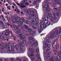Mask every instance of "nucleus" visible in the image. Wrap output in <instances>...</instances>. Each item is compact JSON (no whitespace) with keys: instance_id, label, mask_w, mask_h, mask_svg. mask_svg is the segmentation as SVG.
<instances>
[{"instance_id":"obj_5","label":"nucleus","mask_w":61,"mask_h":61,"mask_svg":"<svg viewBox=\"0 0 61 61\" xmlns=\"http://www.w3.org/2000/svg\"><path fill=\"white\" fill-rule=\"evenodd\" d=\"M9 34V30L8 29L5 30L2 32L3 36H8Z\"/></svg>"},{"instance_id":"obj_42","label":"nucleus","mask_w":61,"mask_h":61,"mask_svg":"<svg viewBox=\"0 0 61 61\" xmlns=\"http://www.w3.org/2000/svg\"><path fill=\"white\" fill-rule=\"evenodd\" d=\"M50 20L52 22H54V21L52 19H50Z\"/></svg>"},{"instance_id":"obj_10","label":"nucleus","mask_w":61,"mask_h":61,"mask_svg":"<svg viewBox=\"0 0 61 61\" xmlns=\"http://www.w3.org/2000/svg\"><path fill=\"white\" fill-rule=\"evenodd\" d=\"M56 36V33L55 32H53V34H51V35L50 38H52V39H54V36Z\"/></svg>"},{"instance_id":"obj_14","label":"nucleus","mask_w":61,"mask_h":61,"mask_svg":"<svg viewBox=\"0 0 61 61\" xmlns=\"http://www.w3.org/2000/svg\"><path fill=\"white\" fill-rule=\"evenodd\" d=\"M8 49L9 51L10 52H11V51L12 50V46H9Z\"/></svg>"},{"instance_id":"obj_45","label":"nucleus","mask_w":61,"mask_h":61,"mask_svg":"<svg viewBox=\"0 0 61 61\" xmlns=\"http://www.w3.org/2000/svg\"><path fill=\"white\" fill-rule=\"evenodd\" d=\"M53 19L54 20H56L57 19V18H56V17H53Z\"/></svg>"},{"instance_id":"obj_12","label":"nucleus","mask_w":61,"mask_h":61,"mask_svg":"<svg viewBox=\"0 0 61 61\" xmlns=\"http://www.w3.org/2000/svg\"><path fill=\"white\" fill-rule=\"evenodd\" d=\"M37 45V43L36 42H35L34 44H32L31 45V46H33L32 47L33 48H35V47L34 46H36Z\"/></svg>"},{"instance_id":"obj_23","label":"nucleus","mask_w":61,"mask_h":61,"mask_svg":"<svg viewBox=\"0 0 61 61\" xmlns=\"http://www.w3.org/2000/svg\"><path fill=\"white\" fill-rule=\"evenodd\" d=\"M46 53H47V55H50V54H51V52H47V51H46L45 52V53H44V55H45V54H46Z\"/></svg>"},{"instance_id":"obj_51","label":"nucleus","mask_w":61,"mask_h":61,"mask_svg":"<svg viewBox=\"0 0 61 61\" xmlns=\"http://www.w3.org/2000/svg\"><path fill=\"white\" fill-rule=\"evenodd\" d=\"M47 25H49L50 24V23L49 22H47Z\"/></svg>"},{"instance_id":"obj_44","label":"nucleus","mask_w":61,"mask_h":61,"mask_svg":"<svg viewBox=\"0 0 61 61\" xmlns=\"http://www.w3.org/2000/svg\"><path fill=\"white\" fill-rule=\"evenodd\" d=\"M56 5H60V2H57L56 3Z\"/></svg>"},{"instance_id":"obj_35","label":"nucleus","mask_w":61,"mask_h":61,"mask_svg":"<svg viewBox=\"0 0 61 61\" xmlns=\"http://www.w3.org/2000/svg\"><path fill=\"white\" fill-rule=\"evenodd\" d=\"M40 23L41 25H43L44 24V22L43 21H41Z\"/></svg>"},{"instance_id":"obj_37","label":"nucleus","mask_w":61,"mask_h":61,"mask_svg":"<svg viewBox=\"0 0 61 61\" xmlns=\"http://www.w3.org/2000/svg\"><path fill=\"white\" fill-rule=\"evenodd\" d=\"M50 49H51V48H50V47L48 48L46 50V51H49V50H50Z\"/></svg>"},{"instance_id":"obj_57","label":"nucleus","mask_w":61,"mask_h":61,"mask_svg":"<svg viewBox=\"0 0 61 61\" xmlns=\"http://www.w3.org/2000/svg\"><path fill=\"white\" fill-rule=\"evenodd\" d=\"M14 58H11L10 59V60L11 61H13V60H14Z\"/></svg>"},{"instance_id":"obj_59","label":"nucleus","mask_w":61,"mask_h":61,"mask_svg":"<svg viewBox=\"0 0 61 61\" xmlns=\"http://www.w3.org/2000/svg\"><path fill=\"white\" fill-rule=\"evenodd\" d=\"M54 9H55V10H57L59 11L58 9H57L56 8H54Z\"/></svg>"},{"instance_id":"obj_3","label":"nucleus","mask_w":61,"mask_h":61,"mask_svg":"<svg viewBox=\"0 0 61 61\" xmlns=\"http://www.w3.org/2000/svg\"><path fill=\"white\" fill-rule=\"evenodd\" d=\"M51 55H49V56L46 57L47 61H48L50 60L51 61H57L56 59H55L53 57H51L50 58H49L50 57Z\"/></svg>"},{"instance_id":"obj_47","label":"nucleus","mask_w":61,"mask_h":61,"mask_svg":"<svg viewBox=\"0 0 61 61\" xmlns=\"http://www.w3.org/2000/svg\"><path fill=\"white\" fill-rule=\"evenodd\" d=\"M4 28V29H5L7 28V26L6 25H5L3 27Z\"/></svg>"},{"instance_id":"obj_64","label":"nucleus","mask_w":61,"mask_h":61,"mask_svg":"<svg viewBox=\"0 0 61 61\" xmlns=\"http://www.w3.org/2000/svg\"><path fill=\"white\" fill-rule=\"evenodd\" d=\"M28 43L29 44H32V42H31L30 41H29V42Z\"/></svg>"},{"instance_id":"obj_28","label":"nucleus","mask_w":61,"mask_h":61,"mask_svg":"<svg viewBox=\"0 0 61 61\" xmlns=\"http://www.w3.org/2000/svg\"><path fill=\"white\" fill-rule=\"evenodd\" d=\"M45 3L46 5H48L49 4V3L48 2V0H46L45 2Z\"/></svg>"},{"instance_id":"obj_16","label":"nucleus","mask_w":61,"mask_h":61,"mask_svg":"<svg viewBox=\"0 0 61 61\" xmlns=\"http://www.w3.org/2000/svg\"><path fill=\"white\" fill-rule=\"evenodd\" d=\"M42 20L44 21H46L47 22V20H48V17H46L45 18H42Z\"/></svg>"},{"instance_id":"obj_54","label":"nucleus","mask_w":61,"mask_h":61,"mask_svg":"<svg viewBox=\"0 0 61 61\" xmlns=\"http://www.w3.org/2000/svg\"><path fill=\"white\" fill-rule=\"evenodd\" d=\"M1 50L3 51L4 50V47L2 46L1 48Z\"/></svg>"},{"instance_id":"obj_39","label":"nucleus","mask_w":61,"mask_h":61,"mask_svg":"<svg viewBox=\"0 0 61 61\" xmlns=\"http://www.w3.org/2000/svg\"><path fill=\"white\" fill-rule=\"evenodd\" d=\"M43 27L44 28H46V27H47V26H46V24H44L43 25Z\"/></svg>"},{"instance_id":"obj_13","label":"nucleus","mask_w":61,"mask_h":61,"mask_svg":"<svg viewBox=\"0 0 61 61\" xmlns=\"http://www.w3.org/2000/svg\"><path fill=\"white\" fill-rule=\"evenodd\" d=\"M39 27H40L41 29H43L44 27L43 25H41V24H40L38 25Z\"/></svg>"},{"instance_id":"obj_26","label":"nucleus","mask_w":61,"mask_h":61,"mask_svg":"<svg viewBox=\"0 0 61 61\" xmlns=\"http://www.w3.org/2000/svg\"><path fill=\"white\" fill-rule=\"evenodd\" d=\"M32 28L33 29H37V27H36V25H32Z\"/></svg>"},{"instance_id":"obj_24","label":"nucleus","mask_w":61,"mask_h":61,"mask_svg":"<svg viewBox=\"0 0 61 61\" xmlns=\"http://www.w3.org/2000/svg\"><path fill=\"white\" fill-rule=\"evenodd\" d=\"M0 25L1 26H4V24L3 23V21H0Z\"/></svg>"},{"instance_id":"obj_58","label":"nucleus","mask_w":61,"mask_h":61,"mask_svg":"<svg viewBox=\"0 0 61 61\" xmlns=\"http://www.w3.org/2000/svg\"><path fill=\"white\" fill-rule=\"evenodd\" d=\"M55 42H53V43H52V44H53V45L52 46H55Z\"/></svg>"},{"instance_id":"obj_4","label":"nucleus","mask_w":61,"mask_h":61,"mask_svg":"<svg viewBox=\"0 0 61 61\" xmlns=\"http://www.w3.org/2000/svg\"><path fill=\"white\" fill-rule=\"evenodd\" d=\"M50 38V37H47L46 38V39L48 40V41H45L44 42V44L45 45V46H46V47H50V45H49V41H50V40H49V39Z\"/></svg>"},{"instance_id":"obj_2","label":"nucleus","mask_w":61,"mask_h":61,"mask_svg":"<svg viewBox=\"0 0 61 61\" xmlns=\"http://www.w3.org/2000/svg\"><path fill=\"white\" fill-rule=\"evenodd\" d=\"M21 4H20L18 3H17V4L18 5H19L20 7L21 8H24L26 7L25 6H23L24 5H29V3L27 2V0H24L22 1L21 2Z\"/></svg>"},{"instance_id":"obj_38","label":"nucleus","mask_w":61,"mask_h":61,"mask_svg":"<svg viewBox=\"0 0 61 61\" xmlns=\"http://www.w3.org/2000/svg\"><path fill=\"white\" fill-rule=\"evenodd\" d=\"M16 60L17 61H22V60L20 59V60L19 59L17 58L16 59Z\"/></svg>"},{"instance_id":"obj_36","label":"nucleus","mask_w":61,"mask_h":61,"mask_svg":"<svg viewBox=\"0 0 61 61\" xmlns=\"http://www.w3.org/2000/svg\"><path fill=\"white\" fill-rule=\"evenodd\" d=\"M0 37L1 38H4V37H3V36L2 35V34H0Z\"/></svg>"},{"instance_id":"obj_49","label":"nucleus","mask_w":61,"mask_h":61,"mask_svg":"<svg viewBox=\"0 0 61 61\" xmlns=\"http://www.w3.org/2000/svg\"><path fill=\"white\" fill-rule=\"evenodd\" d=\"M30 12V14H31H31H34V13H35V12H34V11H31Z\"/></svg>"},{"instance_id":"obj_15","label":"nucleus","mask_w":61,"mask_h":61,"mask_svg":"<svg viewBox=\"0 0 61 61\" xmlns=\"http://www.w3.org/2000/svg\"><path fill=\"white\" fill-rule=\"evenodd\" d=\"M24 20L23 22H23H25L26 24H28L29 23V21L27 20H25L24 19Z\"/></svg>"},{"instance_id":"obj_9","label":"nucleus","mask_w":61,"mask_h":61,"mask_svg":"<svg viewBox=\"0 0 61 61\" xmlns=\"http://www.w3.org/2000/svg\"><path fill=\"white\" fill-rule=\"evenodd\" d=\"M29 56H31V58L32 60H34L36 57L35 56H34V54L33 53L30 54Z\"/></svg>"},{"instance_id":"obj_52","label":"nucleus","mask_w":61,"mask_h":61,"mask_svg":"<svg viewBox=\"0 0 61 61\" xmlns=\"http://www.w3.org/2000/svg\"><path fill=\"white\" fill-rule=\"evenodd\" d=\"M46 15L47 16H49V14L48 13H46Z\"/></svg>"},{"instance_id":"obj_40","label":"nucleus","mask_w":61,"mask_h":61,"mask_svg":"<svg viewBox=\"0 0 61 61\" xmlns=\"http://www.w3.org/2000/svg\"><path fill=\"white\" fill-rule=\"evenodd\" d=\"M45 10L46 11H49L50 10V9L49 8H46Z\"/></svg>"},{"instance_id":"obj_17","label":"nucleus","mask_w":61,"mask_h":61,"mask_svg":"<svg viewBox=\"0 0 61 61\" xmlns=\"http://www.w3.org/2000/svg\"><path fill=\"white\" fill-rule=\"evenodd\" d=\"M25 13H28V14H30V10H27L25 11Z\"/></svg>"},{"instance_id":"obj_63","label":"nucleus","mask_w":61,"mask_h":61,"mask_svg":"<svg viewBox=\"0 0 61 61\" xmlns=\"http://www.w3.org/2000/svg\"><path fill=\"white\" fill-rule=\"evenodd\" d=\"M20 51H21V52H23V49L21 48L20 49Z\"/></svg>"},{"instance_id":"obj_18","label":"nucleus","mask_w":61,"mask_h":61,"mask_svg":"<svg viewBox=\"0 0 61 61\" xmlns=\"http://www.w3.org/2000/svg\"><path fill=\"white\" fill-rule=\"evenodd\" d=\"M14 27L15 29H17L19 28V27L18 25H14Z\"/></svg>"},{"instance_id":"obj_30","label":"nucleus","mask_w":61,"mask_h":61,"mask_svg":"<svg viewBox=\"0 0 61 61\" xmlns=\"http://www.w3.org/2000/svg\"><path fill=\"white\" fill-rule=\"evenodd\" d=\"M12 37H13L14 38V40H15V38H16V37L14 36V35H13L12 34Z\"/></svg>"},{"instance_id":"obj_25","label":"nucleus","mask_w":61,"mask_h":61,"mask_svg":"<svg viewBox=\"0 0 61 61\" xmlns=\"http://www.w3.org/2000/svg\"><path fill=\"white\" fill-rule=\"evenodd\" d=\"M21 32V29H19L18 30V31L17 32V34L18 35V36H19V33H21V32Z\"/></svg>"},{"instance_id":"obj_32","label":"nucleus","mask_w":61,"mask_h":61,"mask_svg":"<svg viewBox=\"0 0 61 61\" xmlns=\"http://www.w3.org/2000/svg\"><path fill=\"white\" fill-rule=\"evenodd\" d=\"M36 53H39V51L38 49H36Z\"/></svg>"},{"instance_id":"obj_62","label":"nucleus","mask_w":61,"mask_h":61,"mask_svg":"<svg viewBox=\"0 0 61 61\" xmlns=\"http://www.w3.org/2000/svg\"><path fill=\"white\" fill-rule=\"evenodd\" d=\"M58 9L59 11H61V7L60 8H59Z\"/></svg>"},{"instance_id":"obj_31","label":"nucleus","mask_w":61,"mask_h":61,"mask_svg":"<svg viewBox=\"0 0 61 61\" xmlns=\"http://www.w3.org/2000/svg\"><path fill=\"white\" fill-rule=\"evenodd\" d=\"M55 31L56 32V33L57 35H58V30H57V29H56L55 30Z\"/></svg>"},{"instance_id":"obj_53","label":"nucleus","mask_w":61,"mask_h":61,"mask_svg":"<svg viewBox=\"0 0 61 61\" xmlns=\"http://www.w3.org/2000/svg\"><path fill=\"white\" fill-rule=\"evenodd\" d=\"M2 11L3 12H5V9L3 8L2 9Z\"/></svg>"},{"instance_id":"obj_22","label":"nucleus","mask_w":61,"mask_h":61,"mask_svg":"<svg viewBox=\"0 0 61 61\" xmlns=\"http://www.w3.org/2000/svg\"><path fill=\"white\" fill-rule=\"evenodd\" d=\"M30 51H31V52L32 53H33L35 52V51H34L33 50H32V48H30L29 49Z\"/></svg>"},{"instance_id":"obj_11","label":"nucleus","mask_w":61,"mask_h":61,"mask_svg":"<svg viewBox=\"0 0 61 61\" xmlns=\"http://www.w3.org/2000/svg\"><path fill=\"white\" fill-rule=\"evenodd\" d=\"M14 47L15 48L16 47V49L17 50H19V46L18 45H17L16 46V43H14L13 45Z\"/></svg>"},{"instance_id":"obj_27","label":"nucleus","mask_w":61,"mask_h":61,"mask_svg":"<svg viewBox=\"0 0 61 61\" xmlns=\"http://www.w3.org/2000/svg\"><path fill=\"white\" fill-rule=\"evenodd\" d=\"M52 14L54 16H56V13L54 12H53L52 13Z\"/></svg>"},{"instance_id":"obj_29","label":"nucleus","mask_w":61,"mask_h":61,"mask_svg":"<svg viewBox=\"0 0 61 61\" xmlns=\"http://www.w3.org/2000/svg\"><path fill=\"white\" fill-rule=\"evenodd\" d=\"M36 2H33V4L32 5V6H34L36 5Z\"/></svg>"},{"instance_id":"obj_61","label":"nucleus","mask_w":61,"mask_h":61,"mask_svg":"<svg viewBox=\"0 0 61 61\" xmlns=\"http://www.w3.org/2000/svg\"><path fill=\"white\" fill-rule=\"evenodd\" d=\"M40 1V0H35V2H39Z\"/></svg>"},{"instance_id":"obj_56","label":"nucleus","mask_w":61,"mask_h":61,"mask_svg":"<svg viewBox=\"0 0 61 61\" xmlns=\"http://www.w3.org/2000/svg\"><path fill=\"white\" fill-rule=\"evenodd\" d=\"M9 44H10V43L9 42L7 43V44L6 45V46H8L9 45Z\"/></svg>"},{"instance_id":"obj_7","label":"nucleus","mask_w":61,"mask_h":61,"mask_svg":"<svg viewBox=\"0 0 61 61\" xmlns=\"http://www.w3.org/2000/svg\"><path fill=\"white\" fill-rule=\"evenodd\" d=\"M19 36H18L19 37H20V38H22V39H25L26 37L25 36H24L25 35H22H22H23V34L21 32H19Z\"/></svg>"},{"instance_id":"obj_33","label":"nucleus","mask_w":61,"mask_h":61,"mask_svg":"<svg viewBox=\"0 0 61 61\" xmlns=\"http://www.w3.org/2000/svg\"><path fill=\"white\" fill-rule=\"evenodd\" d=\"M59 13H60V12H58V11H56V14L57 16H58L59 15Z\"/></svg>"},{"instance_id":"obj_60","label":"nucleus","mask_w":61,"mask_h":61,"mask_svg":"<svg viewBox=\"0 0 61 61\" xmlns=\"http://www.w3.org/2000/svg\"><path fill=\"white\" fill-rule=\"evenodd\" d=\"M38 31H39V33H41V32H42V31H41V30L40 29Z\"/></svg>"},{"instance_id":"obj_8","label":"nucleus","mask_w":61,"mask_h":61,"mask_svg":"<svg viewBox=\"0 0 61 61\" xmlns=\"http://www.w3.org/2000/svg\"><path fill=\"white\" fill-rule=\"evenodd\" d=\"M38 20V19L37 18H35L32 19V20L31 21V23L32 24H35L34 22H37Z\"/></svg>"},{"instance_id":"obj_21","label":"nucleus","mask_w":61,"mask_h":61,"mask_svg":"<svg viewBox=\"0 0 61 61\" xmlns=\"http://www.w3.org/2000/svg\"><path fill=\"white\" fill-rule=\"evenodd\" d=\"M24 28L25 29H28V26L26 25H25L24 26Z\"/></svg>"},{"instance_id":"obj_19","label":"nucleus","mask_w":61,"mask_h":61,"mask_svg":"<svg viewBox=\"0 0 61 61\" xmlns=\"http://www.w3.org/2000/svg\"><path fill=\"white\" fill-rule=\"evenodd\" d=\"M49 7V6L48 5H45L44 6V8H47Z\"/></svg>"},{"instance_id":"obj_55","label":"nucleus","mask_w":61,"mask_h":61,"mask_svg":"<svg viewBox=\"0 0 61 61\" xmlns=\"http://www.w3.org/2000/svg\"><path fill=\"white\" fill-rule=\"evenodd\" d=\"M7 8L9 9V10H10V6H7Z\"/></svg>"},{"instance_id":"obj_41","label":"nucleus","mask_w":61,"mask_h":61,"mask_svg":"<svg viewBox=\"0 0 61 61\" xmlns=\"http://www.w3.org/2000/svg\"><path fill=\"white\" fill-rule=\"evenodd\" d=\"M23 35L25 36H28V34H26V33H24Z\"/></svg>"},{"instance_id":"obj_34","label":"nucleus","mask_w":61,"mask_h":61,"mask_svg":"<svg viewBox=\"0 0 61 61\" xmlns=\"http://www.w3.org/2000/svg\"><path fill=\"white\" fill-rule=\"evenodd\" d=\"M29 38L30 40H33L34 39L33 37H29Z\"/></svg>"},{"instance_id":"obj_50","label":"nucleus","mask_w":61,"mask_h":61,"mask_svg":"<svg viewBox=\"0 0 61 61\" xmlns=\"http://www.w3.org/2000/svg\"><path fill=\"white\" fill-rule=\"evenodd\" d=\"M27 20H31L32 19L31 18H26Z\"/></svg>"},{"instance_id":"obj_1","label":"nucleus","mask_w":61,"mask_h":61,"mask_svg":"<svg viewBox=\"0 0 61 61\" xmlns=\"http://www.w3.org/2000/svg\"><path fill=\"white\" fill-rule=\"evenodd\" d=\"M24 20L23 18H20V17H17L16 19H13L12 20V22L15 23L16 24H19V26H21L22 25H23V22H24Z\"/></svg>"},{"instance_id":"obj_6","label":"nucleus","mask_w":61,"mask_h":61,"mask_svg":"<svg viewBox=\"0 0 61 61\" xmlns=\"http://www.w3.org/2000/svg\"><path fill=\"white\" fill-rule=\"evenodd\" d=\"M20 41L21 42L20 43H19V44L20 46H22V47H24V43H25V41H23L21 39H20Z\"/></svg>"},{"instance_id":"obj_48","label":"nucleus","mask_w":61,"mask_h":61,"mask_svg":"<svg viewBox=\"0 0 61 61\" xmlns=\"http://www.w3.org/2000/svg\"><path fill=\"white\" fill-rule=\"evenodd\" d=\"M17 13L18 15H20V11L18 10H17Z\"/></svg>"},{"instance_id":"obj_43","label":"nucleus","mask_w":61,"mask_h":61,"mask_svg":"<svg viewBox=\"0 0 61 61\" xmlns=\"http://www.w3.org/2000/svg\"><path fill=\"white\" fill-rule=\"evenodd\" d=\"M49 17H53L52 14L51 13H50V15Z\"/></svg>"},{"instance_id":"obj_46","label":"nucleus","mask_w":61,"mask_h":61,"mask_svg":"<svg viewBox=\"0 0 61 61\" xmlns=\"http://www.w3.org/2000/svg\"><path fill=\"white\" fill-rule=\"evenodd\" d=\"M36 56L37 58H38V57H39V56H40V55L39 54H36Z\"/></svg>"},{"instance_id":"obj_20","label":"nucleus","mask_w":61,"mask_h":61,"mask_svg":"<svg viewBox=\"0 0 61 61\" xmlns=\"http://www.w3.org/2000/svg\"><path fill=\"white\" fill-rule=\"evenodd\" d=\"M27 30L29 32H31L32 31V30L30 28H28V29H27Z\"/></svg>"}]
</instances>
